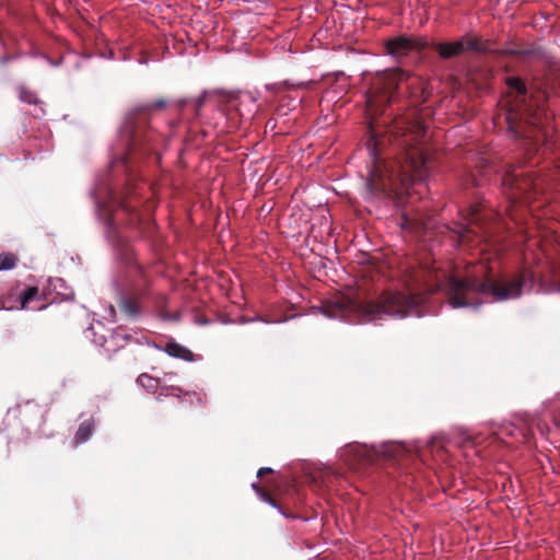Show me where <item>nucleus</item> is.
<instances>
[{"label":"nucleus","instance_id":"nucleus-1","mask_svg":"<svg viewBox=\"0 0 560 560\" xmlns=\"http://www.w3.org/2000/svg\"><path fill=\"white\" fill-rule=\"evenodd\" d=\"M398 141L401 153L396 161L386 166V174L377 164L375 148L368 147L372 160L369 176L365 179L366 188L372 195L408 191L417 182H425L430 176V159L420 139L424 137L425 129L420 124L408 127Z\"/></svg>","mask_w":560,"mask_h":560},{"label":"nucleus","instance_id":"nucleus-2","mask_svg":"<svg viewBox=\"0 0 560 560\" xmlns=\"http://www.w3.org/2000/svg\"><path fill=\"white\" fill-rule=\"evenodd\" d=\"M419 300L400 292H390L384 295L380 303L363 304L349 298H337L327 301L319 310L331 319H339L349 324H377L388 318H405L420 316Z\"/></svg>","mask_w":560,"mask_h":560},{"label":"nucleus","instance_id":"nucleus-3","mask_svg":"<svg viewBox=\"0 0 560 560\" xmlns=\"http://www.w3.org/2000/svg\"><path fill=\"white\" fill-rule=\"evenodd\" d=\"M534 276L529 271H523L514 280L498 287L491 280L477 278H450L446 283L448 305L452 308L470 307L477 310L485 303H497L520 298L524 290H530L534 285Z\"/></svg>","mask_w":560,"mask_h":560},{"label":"nucleus","instance_id":"nucleus-4","mask_svg":"<svg viewBox=\"0 0 560 560\" xmlns=\"http://www.w3.org/2000/svg\"><path fill=\"white\" fill-rule=\"evenodd\" d=\"M84 336L93 345L101 348L107 357L124 348L132 339V336L122 327L109 330L102 322L91 324L85 329Z\"/></svg>","mask_w":560,"mask_h":560},{"label":"nucleus","instance_id":"nucleus-5","mask_svg":"<svg viewBox=\"0 0 560 560\" xmlns=\"http://www.w3.org/2000/svg\"><path fill=\"white\" fill-rule=\"evenodd\" d=\"M408 79V74L402 70H397L389 74L381 77L372 86L366 97L368 106L371 110L378 106L389 104L395 96V90Z\"/></svg>","mask_w":560,"mask_h":560},{"label":"nucleus","instance_id":"nucleus-6","mask_svg":"<svg viewBox=\"0 0 560 560\" xmlns=\"http://www.w3.org/2000/svg\"><path fill=\"white\" fill-rule=\"evenodd\" d=\"M434 49L441 58L451 59L467 51H486L487 47L476 35L468 33L453 42L438 43Z\"/></svg>","mask_w":560,"mask_h":560},{"label":"nucleus","instance_id":"nucleus-7","mask_svg":"<svg viewBox=\"0 0 560 560\" xmlns=\"http://www.w3.org/2000/svg\"><path fill=\"white\" fill-rule=\"evenodd\" d=\"M348 451L354 453L355 459L372 460L374 455L398 458L409 452L407 445L401 442H384L378 446L369 448L366 445H351Z\"/></svg>","mask_w":560,"mask_h":560},{"label":"nucleus","instance_id":"nucleus-8","mask_svg":"<svg viewBox=\"0 0 560 560\" xmlns=\"http://www.w3.org/2000/svg\"><path fill=\"white\" fill-rule=\"evenodd\" d=\"M420 45L413 37L410 36H398L387 40L386 50L387 54L397 60L407 57L413 50H420Z\"/></svg>","mask_w":560,"mask_h":560},{"label":"nucleus","instance_id":"nucleus-9","mask_svg":"<svg viewBox=\"0 0 560 560\" xmlns=\"http://www.w3.org/2000/svg\"><path fill=\"white\" fill-rule=\"evenodd\" d=\"M90 194L95 202L96 217L104 222L105 226L109 231L115 225L114 219L112 218V208H113L114 203L116 202L115 196L113 195V192L110 190H108V192H107L108 201L103 202V201L98 200L96 189H92Z\"/></svg>","mask_w":560,"mask_h":560},{"label":"nucleus","instance_id":"nucleus-10","mask_svg":"<svg viewBox=\"0 0 560 560\" xmlns=\"http://www.w3.org/2000/svg\"><path fill=\"white\" fill-rule=\"evenodd\" d=\"M118 307L126 317L130 319H137L140 316V307L138 302L131 298L125 295L124 292H119Z\"/></svg>","mask_w":560,"mask_h":560},{"label":"nucleus","instance_id":"nucleus-11","mask_svg":"<svg viewBox=\"0 0 560 560\" xmlns=\"http://www.w3.org/2000/svg\"><path fill=\"white\" fill-rule=\"evenodd\" d=\"M164 351L173 358L180 359L186 362L194 361V353L186 347L174 340H170L164 346Z\"/></svg>","mask_w":560,"mask_h":560},{"label":"nucleus","instance_id":"nucleus-12","mask_svg":"<svg viewBox=\"0 0 560 560\" xmlns=\"http://www.w3.org/2000/svg\"><path fill=\"white\" fill-rule=\"evenodd\" d=\"M242 116L247 118L252 117L253 113L256 112V98L250 92L242 93L238 96V108Z\"/></svg>","mask_w":560,"mask_h":560},{"label":"nucleus","instance_id":"nucleus-13","mask_svg":"<svg viewBox=\"0 0 560 560\" xmlns=\"http://www.w3.org/2000/svg\"><path fill=\"white\" fill-rule=\"evenodd\" d=\"M93 430H94V422L92 419H88V420L83 421L77 430V433L74 436V443L77 445H80V444H83L86 441H89L93 434Z\"/></svg>","mask_w":560,"mask_h":560},{"label":"nucleus","instance_id":"nucleus-14","mask_svg":"<svg viewBox=\"0 0 560 560\" xmlns=\"http://www.w3.org/2000/svg\"><path fill=\"white\" fill-rule=\"evenodd\" d=\"M38 288L37 287H27L20 294V308L28 310L30 302L34 300H38Z\"/></svg>","mask_w":560,"mask_h":560},{"label":"nucleus","instance_id":"nucleus-15","mask_svg":"<svg viewBox=\"0 0 560 560\" xmlns=\"http://www.w3.org/2000/svg\"><path fill=\"white\" fill-rule=\"evenodd\" d=\"M19 257L10 252H4L0 254V272L9 271L14 269L18 266Z\"/></svg>","mask_w":560,"mask_h":560},{"label":"nucleus","instance_id":"nucleus-16","mask_svg":"<svg viewBox=\"0 0 560 560\" xmlns=\"http://www.w3.org/2000/svg\"><path fill=\"white\" fill-rule=\"evenodd\" d=\"M138 383L149 393H155L159 385L158 380L145 373L139 375Z\"/></svg>","mask_w":560,"mask_h":560},{"label":"nucleus","instance_id":"nucleus-17","mask_svg":"<svg viewBox=\"0 0 560 560\" xmlns=\"http://www.w3.org/2000/svg\"><path fill=\"white\" fill-rule=\"evenodd\" d=\"M19 98L26 104H37L38 98L36 94L30 90H27L24 85L19 88Z\"/></svg>","mask_w":560,"mask_h":560},{"label":"nucleus","instance_id":"nucleus-18","mask_svg":"<svg viewBox=\"0 0 560 560\" xmlns=\"http://www.w3.org/2000/svg\"><path fill=\"white\" fill-rule=\"evenodd\" d=\"M472 221L474 219L467 221L466 223H456L454 231L458 235L460 242H465L468 238L469 233L471 232L470 224Z\"/></svg>","mask_w":560,"mask_h":560},{"label":"nucleus","instance_id":"nucleus-19","mask_svg":"<svg viewBox=\"0 0 560 560\" xmlns=\"http://www.w3.org/2000/svg\"><path fill=\"white\" fill-rule=\"evenodd\" d=\"M508 84L514 88L520 94L526 93V86L518 78H509Z\"/></svg>","mask_w":560,"mask_h":560},{"label":"nucleus","instance_id":"nucleus-20","mask_svg":"<svg viewBox=\"0 0 560 560\" xmlns=\"http://www.w3.org/2000/svg\"><path fill=\"white\" fill-rule=\"evenodd\" d=\"M207 96H208V91H207V90H203V91L201 92V94L197 97L196 103H195V107H196V115H197V116H199L200 109H201V107L205 105L206 100H207Z\"/></svg>","mask_w":560,"mask_h":560},{"label":"nucleus","instance_id":"nucleus-21","mask_svg":"<svg viewBox=\"0 0 560 560\" xmlns=\"http://www.w3.org/2000/svg\"><path fill=\"white\" fill-rule=\"evenodd\" d=\"M254 322H261V323L270 324V323H281L282 320H272V322H270V320H267V319L262 318L261 316H256V317H250V318L242 319L243 324L254 323Z\"/></svg>","mask_w":560,"mask_h":560},{"label":"nucleus","instance_id":"nucleus-22","mask_svg":"<svg viewBox=\"0 0 560 560\" xmlns=\"http://www.w3.org/2000/svg\"><path fill=\"white\" fill-rule=\"evenodd\" d=\"M264 502H266L267 504H269L270 506L275 508V509H278L279 510V505L276 503V501L266 492H261V495L259 497Z\"/></svg>","mask_w":560,"mask_h":560},{"label":"nucleus","instance_id":"nucleus-23","mask_svg":"<svg viewBox=\"0 0 560 560\" xmlns=\"http://www.w3.org/2000/svg\"><path fill=\"white\" fill-rule=\"evenodd\" d=\"M272 471H273V470H272V468H270V467H261V468H259V469H258V471H257V477H258V478H260V477H262L265 474H269V472H272Z\"/></svg>","mask_w":560,"mask_h":560},{"label":"nucleus","instance_id":"nucleus-24","mask_svg":"<svg viewBox=\"0 0 560 560\" xmlns=\"http://www.w3.org/2000/svg\"><path fill=\"white\" fill-rule=\"evenodd\" d=\"M166 105L164 100H159L154 104L151 105L153 108H163Z\"/></svg>","mask_w":560,"mask_h":560},{"label":"nucleus","instance_id":"nucleus-25","mask_svg":"<svg viewBox=\"0 0 560 560\" xmlns=\"http://www.w3.org/2000/svg\"><path fill=\"white\" fill-rule=\"evenodd\" d=\"M52 284H54V288L57 289L59 287H63L65 281L61 278H56Z\"/></svg>","mask_w":560,"mask_h":560},{"label":"nucleus","instance_id":"nucleus-26","mask_svg":"<svg viewBox=\"0 0 560 560\" xmlns=\"http://www.w3.org/2000/svg\"><path fill=\"white\" fill-rule=\"evenodd\" d=\"M108 311H109V316L107 317L108 320H114L115 319V308L113 305H109L108 306Z\"/></svg>","mask_w":560,"mask_h":560},{"label":"nucleus","instance_id":"nucleus-27","mask_svg":"<svg viewBox=\"0 0 560 560\" xmlns=\"http://www.w3.org/2000/svg\"><path fill=\"white\" fill-rule=\"evenodd\" d=\"M180 393H182V389L179 387H172L171 388V395L172 396L179 397Z\"/></svg>","mask_w":560,"mask_h":560},{"label":"nucleus","instance_id":"nucleus-28","mask_svg":"<svg viewBox=\"0 0 560 560\" xmlns=\"http://www.w3.org/2000/svg\"><path fill=\"white\" fill-rule=\"evenodd\" d=\"M252 488H253V490L258 494V497H260V495H261V492H264V491L260 489V487H259L256 482H254V483L252 485Z\"/></svg>","mask_w":560,"mask_h":560},{"label":"nucleus","instance_id":"nucleus-29","mask_svg":"<svg viewBox=\"0 0 560 560\" xmlns=\"http://www.w3.org/2000/svg\"><path fill=\"white\" fill-rule=\"evenodd\" d=\"M188 102H189L188 98H180V100H178L179 108H183L184 106H186L188 104Z\"/></svg>","mask_w":560,"mask_h":560},{"label":"nucleus","instance_id":"nucleus-30","mask_svg":"<svg viewBox=\"0 0 560 560\" xmlns=\"http://www.w3.org/2000/svg\"><path fill=\"white\" fill-rule=\"evenodd\" d=\"M63 300H70L73 299V292L69 291L67 293H61Z\"/></svg>","mask_w":560,"mask_h":560},{"label":"nucleus","instance_id":"nucleus-31","mask_svg":"<svg viewBox=\"0 0 560 560\" xmlns=\"http://www.w3.org/2000/svg\"><path fill=\"white\" fill-rule=\"evenodd\" d=\"M529 52H530L529 50H514V51H513V54H515V55H522V56H523V55H527V54H529Z\"/></svg>","mask_w":560,"mask_h":560},{"label":"nucleus","instance_id":"nucleus-32","mask_svg":"<svg viewBox=\"0 0 560 560\" xmlns=\"http://www.w3.org/2000/svg\"><path fill=\"white\" fill-rule=\"evenodd\" d=\"M293 86H294V88H304V86H306V83L301 82V83H299L298 85H293Z\"/></svg>","mask_w":560,"mask_h":560},{"label":"nucleus","instance_id":"nucleus-33","mask_svg":"<svg viewBox=\"0 0 560 560\" xmlns=\"http://www.w3.org/2000/svg\"><path fill=\"white\" fill-rule=\"evenodd\" d=\"M49 62H50V65H52V66H59V65H60V61H49Z\"/></svg>","mask_w":560,"mask_h":560},{"label":"nucleus","instance_id":"nucleus-34","mask_svg":"<svg viewBox=\"0 0 560 560\" xmlns=\"http://www.w3.org/2000/svg\"><path fill=\"white\" fill-rule=\"evenodd\" d=\"M208 320L201 319L200 324H207Z\"/></svg>","mask_w":560,"mask_h":560},{"label":"nucleus","instance_id":"nucleus-35","mask_svg":"<svg viewBox=\"0 0 560 560\" xmlns=\"http://www.w3.org/2000/svg\"><path fill=\"white\" fill-rule=\"evenodd\" d=\"M208 320L201 319L200 324H207Z\"/></svg>","mask_w":560,"mask_h":560},{"label":"nucleus","instance_id":"nucleus-36","mask_svg":"<svg viewBox=\"0 0 560 560\" xmlns=\"http://www.w3.org/2000/svg\"><path fill=\"white\" fill-rule=\"evenodd\" d=\"M557 292H559V293H560V287L557 289Z\"/></svg>","mask_w":560,"mask_h":560}]
</instances>
